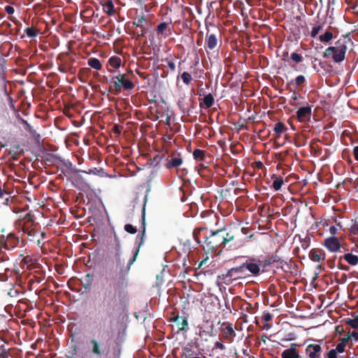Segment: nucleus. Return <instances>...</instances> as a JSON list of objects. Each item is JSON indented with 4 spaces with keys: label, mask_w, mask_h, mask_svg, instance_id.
Listing matches in <instances>:
<instances>
[{
    "label": "nucleus",
    "mask_w": 358,
    "mask_h": 358,
    "mask_svg": "<svg viewBox=\"0 0 358 358\" xmlns=\"http://www.w3.org/2000/svg\"><path fill=\"white\" fill-rule=\"evenodd\" d=\"M193 353H194V352L192 351V350L190 348L183 347L182 348L180 358H205L204 356H203V357H198V356L192 357Z\"/></svg>",
    "instance_id": "28"
},
{
    "label": "nucleus",
    "mask_w": 358,
    "mask_h": 358,
    "mask_svg": "<svg viewBox=\"0 0 358 358\" xmlns=\"http://www.w3.org/2000/svg\"><path fill=\"white\" fill-rule=\"evenodd\" d=\"M286 130L287 127H285V124L281 122H277L273 127V131L277 135V137L280 136V135Z\"/></svg>",
    "instance_id": "32"
},
{
    "label": "nucleus",
    "mask_w": 358,
    "mask_h": 358,
    "mask_svg": "<svg viewBox=\"0 0 358 358\" xmlns=\"http://www.w3.org/2000/svg\"><path fill=\"white\" fill-rule=\"evenodd\" d=\"M133 25L140 29L148 28L147 19L143 14L137 15L135 20L133 22Z\"/></svg>",
    "instance_id": "23"
},
{
    "label": "nucleus",
    "mask_w": 358,
    "mask_h": 358,
    "mask_svg": "<svg viewBox=\"0 0 358 358\" xmlns=\"http://www.w3.org/2000/svg\"><path fill=\"white\" fill-rule=\"evenodd\" d=\"M345 323L349 324L352 328L357 329L358 327V315L354 319L347 318Z\"/></svg>",
    "instance_id": "39"
},
{
    "label": "nucleus",
    "mask_w": 358,
    "mask_h": 358,
    "mask_svg": "<svg viewBox=\"0 0 358 358\" xmlns=\"http://www.w3.org/2000/svg\"><path fill=\"white\" fill-rule=\"evenodd\" d=\"M101 6H103V12L108 15L113 16L115 15V11L112 0H107L104 2H101Z\"/></svg>",
    "instance_id": "22"
},
{
    "label": "nucleus",
    "mask_w": 358,
    "mask_h": 358,
    "mask_svg": "<svg viewBox=\"0 0 358 358\" xmlns=\"http://www.w3.org/2000/svg\"><path fill=\"white\" fill-rule=\"evenodd\" d=\"M215 348L220 349V350H225V349H226L225 345H224L222 343H221V342H220V341H217V342H215Z\"/></svg>",
    "instance_id": "56"
},
{
    "label": "nucleus",
    "mask_w": 358,
    "mask_h": 358,
    "mask_svg": "<svg viewBox=\"0 0 358 358\" xmlns=\"http://www.w3.org/2000/svg\"><path fill=\"white\" fill-rule=\"evenodd\" d=\"M24 32L29 38H34L38 34V31L34 27L26 28Z\"/></svg>",
    "instance_id": "37"
},
{
    "label": "nucleus",
    "mask_w": 358,
    "mask_h": 358,
    "mask_svg": "<svg viewBox=\"0 0 358 358\" xmlns=\"http://www.w3.org/2000/svg\"><path fill=\"white\" fill-rule=\"evenodd\" d=\"M345 345L344 343H339L337 344L334 350H336V353L337 352L342 353L345 351Z\"/></svg>",
    "instance_id": "47"
},
{
    "label": "nucleus",
    "mask_w": 358,
    "mask_h": 358,
    "mask_svg": "<svg viewBox=\"0 0 358 358\" xmlns=\"http://www.w3.org/2000/svg\"><path fill=\"white\" fill-rule=\"evenodd\" d=\"M269 261L271 262V264H273L274 263H277V262H280L281 259H280V257L278 256V255H273L271 257H268Z\"/></svg>",
    "instance_id": "48"
},
{
    "label": "nucleus",
    "mask_w": 358,
    "mask_h": 358,
    "mask_svg": "<svg viewBox=\"0 0 358 358\" xmlns=\"http://www.w3.org/2000/svg\"><path fill=\"white\" fill-rule=\"evenodd\" d=\"M183 158L180 153H173L166 158L165 166L168 169L178 168L182 165Z\"/></svg>",
    "instance_id": "11"
},
{
    "label": "nucleus",
    "mask_w": 358,
    "mask_h": 358,
    "mask_svg": "<svg viewBox=\"0 0 358 358\" xmlns=\"http://www.w3.org/2000/svg\"><path fill=\"white\" fill-rule=\"evenodd\" d=\"M245 274L244 266L242 265L231 268L227 271L226 273H223L218 276V278L224 280V283L229 285L233 280H238L243 278Z\"/></svg>",
    "instance_id": "6"
},
{
    "label": "nucleus",
    "mask_w": 358,
    "mask_h": 358,
    "mask_svg": "<svg viewBox=\"0 0 358 358\" xmlns=\"http://www.w3.org/2000/svg\"><path fill=\"white\" fill-rule=\"evenodd\" d=\"M6 96H7L6 99H7V101H8V104L10 108L13 111H16V108H15V106L13 99L8 94L6 90Z\"/></svg>",
    "instance_id": "41"
},
{
    "label": "nucleus",
    "mask_w": 358,
    "mask_h": 358,
    "mask_svg": "<svg viewBox=\"0 0 358 358\" xmlns=\"http://www.w3.org/2000/svg\"><path fill=\"white\" fill-rule=\"evenodd\" d=\"M324 245L331 252H337L341 248V243L335 236L326 238Z\"/></svg>",
    "instance_id": "17"
},
{
    "label": "nucleus",
    "mask_w": 358,
    "mask_h": 358,
    "mask_svg": "<svg viewBox=\"0 0 358 358\" xmlns=\"http://www.w3.org/2000/svg\"><path fill=\"white\" fill-rule=\"evenodd\" d=\"M221 232L223 246H225L227 243L234 239V236L231 233L227 232V230L224 228L221 229Z\"/></svg>",
    "instance_id": "26"
},
{
    "label": "nucleus",
    "mask_w": 358,
    "mask_h": 358,
    "mask_svg": "<svg viewBox=\"0 0 358 358\" xmlns=\"http://www.w3.org/2000/svg\"><path fill=\"white\" fill-rule=\"evenodd\" d=\"M170 321L176 324L178 327V332H187L189 329L187 317L176 315L171 317Z\"/></svg>",
    "instance_id": "12"
},
{
    "label": "nucleus",
    "mask_w": 358,
    "mask_h": 358,
    "mask_svg": "<svg viewBox=\"0 0 358 358\" xmlns=\"http://www.w3.org/2000/svg\"><path fill=\"white\" fill-rule=\"evenodd\" d=\"M27 220L24 223L22 231L24 234H27L29 236H34L36 235V231L33 227V219L30 213H27L25 216Z\"/></svg>",
    "instance_id": "16"
},
{
    "label": "nucleus",
    "mask_w": 358,
    "mask_h": 358,
    "mask_svg": "<svg viewBox=\"0 0 358 358\" xmlns=\"http://www.w3.org/2000/svg\"><path fill=\"white\" fill-rule=\"evenodd\" d=\"M203 103L206 108L212 107L214 104V97L212 94L206 95L203 99Z\"/></svg>",
    "instance_id": "35"
},
{
    "label": "nucleus",
    "mask_w": 358,
    "mask_h": 358,
    "mask_svg": "<svg viewBox=\"0 0 358 358\" xmlns=\"http://www.w3.org/2000/svg\"><path fill=\"white\" fill-rule=\"evenodd\" d=\"M327 358H338L336 350H331L327 353Z\"/></svg>",
    "instance_id": "51"
},
{
    "label": "nucleus",
    "mask_w": 358,
    "mask_h": 358,
    "mask_svg": "<svg viewBox=\"0 0 358 358\" xmlns=\"http://www.w3.org/2000/svg\"><path fill=\"white\" fill-rule=\"evenodd\" d=\"M244 271L248 270L252 275H259L260 274V267L262 266V261L256 258H250L243 264Z\"/></svg>",
    "instance_id": "8"
},
{
    "label": "nucleus",
    "mask_w": 358,
    "mask_h": 358,
    "mask_svg": "<svg viewBox=\"0 0 358 358\" xmlns=\"http://www.w3.org/2000/svg\"><path fill=\"white\" fill-rule=\"evenodd\" d=\"M352 154L354 155L355 159L358 162V145H356L353 148Z\"/></svg>",
    "instance_id": "57"
},
{
    "label": "nucleus",
    "mask_w": 358,
    "mask_h": 358,
    "mask_svg": "<svg viewBox=\"0 0 358 358\" xmlns=\"http://www.w3.org/2000/svg\"><path fill=\"white\" fill-rule=\"evenodd\" d=\"M124 230L131 234H135L137 232V229L132 224H127L124 227Z\"/></svg>",
    "instance_id": "42"
},
{
    "label": "nucleus",
    "mask_w": 358,
    "mask_h": 358,
    "mask_svg": "<svg viewBox=\"0 0 358 358\" xmlns=\"http://www.w3.org/2000/svg\"><path fill=\"white\" fill-rule=\"evenodd\" d=\"M208 260H209V258L208 256L206 258H204L203 259H202L199 264V268H201L203 266L206 265L207 264V262H208Z\"/></svg>",
    "instance_id": "60"
},
{
    "label": "nucleus",
    "mask_w": 358,
    "mask_h": 358,
    "mask_svg": "<svg viewBox=\"0 0 358 358\" xmlns=\"http://www.w3.org/2000/svg\"><path fill=\"white\" fill-rule=\"evenodd\" d=\"M306 81V78L303 75L298 76L295 79V83L297 86L302 85Z\"/></svg>",
    "instance_id": "45"
},
{
    "label": "nucleus",
    "mask_w": 358,
    "mask_h": 358,
    "mask_svg": "<svg viewBox=\"0 0 358 358\" xmlns=\"http://www.w3.org/2000/svg\"><path fill=\"white\" fill-rule=\"evenodd\" d=\"M221 229H210V234L204 236L203 250L206 253L214 252L217 248L223 246Z\"/></svg>",
    "instance_id": "4"
},
{
    "label": "nucleus",
    "mask_w": 358,
    "mask_h": 358,
    "mask_svg": "<svg viewBox=\"0 0 358 358\" xmlns=\"http://www.w3.org/2000/svg\"><path fill=\"white\" fill-rule=\"evenodd\" d=\"M110 82L113 84L115 91L117 92H120L122 88L125 90H131L135 87L134 83L127 78L124 73H119L113 76Z\"/></svg>",
    "instance_id": "5"
},
{
    "label": "nucleus",
    "mask_w": 358,
    "mask_h": 358,
    "mask_svg": "<svg viewBox=\"0 0 358 358\" xmlns=\"http://www.w3.org/2000/svg\"><path fill=\"white\" fill-rule=\"evenodd\" d=\"M310 259L315 262H320L325 259L324 252L321 249H312L309 252Z\"/></svg>",
    "instance_id": "21"
},
{
    "label": "nucleus",
    "mask_w": 358,
    "mask_h": 358,
    "mask_svg": "<svg viewBox=\"0 0 358 358\" xmlns=\"http://www.w3.org/2000/svg\"><path fill=\"white\" fill-rule=\"evenodd\" d=\"M147 201V196L145 197V202L142 210V216H141V220H142V231L140 235L137 236L138 238L140 236V241L138 243V245L137 247V249L136 250L135 252L133 255V257L129 260L128 264L126 266H124V259L121 258V254L120 252L115 253V262H116V266L117 267H120V270L121 272H123L124 273H127L130 270L131 266L134 264V262L136 261V257L138 256L139 249L141 246L144 243V237L145 235V203Z\"/></svg>",
    "instance_id": "3"
},
{
    "label": "nucleus",
    "mask_w": 358,
    "mask_h": 358,
    "mask_svg": "<svg viewBox=\"0 0 358 358\" xmlns=\"http://www.w3.org/2000/svg\"><path fill=\"white\" fill-rule=\"evenodd\" d=\"M84 172L87 174L97 175L100 172V170H98L96 168H94L93 169H90L89 171H84Z\"/></svg>",
    "instance_id": "58"
},
{
    "label": "nucleus",
    "mask_w": 358,
    "mask_h": 358,
    "mask_svg": "<svg viewBox=\"0 0 358 358\" xmlns=\"http://www.w3.org/2000/svg\"><path fill=\"white\" fill-rule=\"evenodd\" d=\"M351 336L355 340L358 341V329L355 330L351 333Z\"/></svg>",
    "instance_id": "63"
},
{
    "label": "nucleus",
    "mask_w": 358,
    "mask_h": 358,
    "mask_svg": "<svg viewBox=\"0 0 358 358\" xmlns=\"http://www.w3.org/2000/svg\"><path fill=\"white\" fill-rule=\"evenodd\" d=\"M271 179L273 180L272 187L275 190H280L282 187V185L284 183L283 178L282 176H278L276 175H273Z\"/></svg>",
    "instance_id": "25"
},
{
    "label": "nucleus",
    "mask_w": 358,
    "mask_h": 358,
    "mask_svg": "<svg viewBox=\"0 0 358 358\" xmlns=\"http://www.w3.org/2000/svg\"><path fill=\"white\" fill-rule=\"evenodd\" d=\"M19 243V238L14 234L4 236V249L7 250L15 248Z\"/></svg>",
    "instance_id": "18"
},
{
    "label": "nucleus",
    "mask_w": 358,
    "mask_h": 358,
    "mask_svg": "<svg viewBox=\"0 0 358 358\" xmlns=\"http://www.w3.org/2000/svg\"><path fill=\"white\" fill-rule=\"evenodd\" d=\"M222 338L229 343L234 341V338L236 336V334L234 330L233 324L231 322H223L220 327Z\"/></svg>",
    "instance_id": "9"
},
{
    "label": "nucleus",
    "mask_w": 358,
    "mask_h": 358,
    "mask_svg": "<svg viewBox=\"0 0 358 358\" xmlns=\"http://www.w3.org/2000/svg\"><path fill=\"white\" fill-rule=\"evenodd\" d=\"M300 345L291 343L288 349L285 350L281 353V358H303L297 350V347Z\"/></svg>",
    "instance_id": "13"
},
{
    "label": "nucleus",
    "mask_w": 358,
    "mask_h": 358,
    "mask_svg": "<svg viewBox=\"0 0 358 358\" xmlns=\"http://www.w3.org/2000/svg\"><path fill=\"white\" fill-rule=\"evenodd\" d=\"M312 108L310 106L299 108L296 112V116L299 122H308L310 120Z\"/></svg>",
    "instance_id": "10"
},
{
    "label": "nucleus",
    "mask_w": 358,
    "mask_h": 358,
    "mask_svg": "<svg viewBox=\"0 0 358 358\" xmlns=\"http://www.w3.org/2000/svg\"><path fill=\"white\" fill-rule=\"evenodd\" d=\"M350 234L355 236H358V217L352 220V224L350 228Z\"/></svg>",
    "instance_id": "36"
},
{
    "label": "nucleus",
    "mask_w": 358,
    "mask_h": 358,
    "mask_svg": "<svg viewBox=\"0 0 358 358\" xmlns=\"http://www.w3.org/2000/svg\"><path fill=\"white\" fill-rule=\"evenodd\" d=\"M205 48L206 51H208V50H215L217 48L218 43V38L217 34L213 33L210 34L208 31L205 38Z\"/></svg>",
    "instance_id": "14"
},
{
    "label": "nucleus",
    "mask_w": 358,
    "mask_h": 358,
    "mask_svg": "<svg viewBox=\"0 0 358 358\" xmlns=\"http://www.w3.org/2000/svg\"><path fill=\"white\" fill-rule=\"evenodd\" d=\"M343 259L352 266H355L358 264V257L352 255V253L345 254L343 256L340 257V260Z\"/></svg>",
    "instance_id": "24"
},
{
    "label": "nucleus",
    "mask_w": 358,
    "mask_h": 358,
    "mask_svg": "<svg viewBox=\"0 0 358 358\" xmlns=\"http://www.w3.org/2000/svg\"><path fill=\"white\" fill-rule=\"evenodd\" d=\"M45 279V275L43 273H41L40 275H34L30 280H29V284H32L34 282L40 283Z\"/></svg>",
    "instance_id": "38"
},
{
    "label": "nucleus",
    "mask_w": 358,
    "mask_h": 358,
    "mask_svg": "<svg viewBox=\"0 0 358 358\" xmlns=\"http://www.w3.org/2000/svg\"><path fill=\"white\" fill-rule=\"evenodd\" d=\"M112 130L115 134L120 135L122 132V127L117 124H115Z\"/></svg>",
    "instance_id": "52"
},
{
    "label": "nucleus",
    "mask_w": 358,
    "mask_h": 358,
    "mask_svg": "<svg viewBox=\"0 0 358 358\" xmlns=\"http://www.w3.org/2000/svg\"><path fill=\"white\" fill-rule=\"evenodd\" d=\"M181 79L185 85H188L191 83L192 77L189 73L184 71L181 75Z\"/></svg>",
    "instance_id": "40"
},
{
    "label": "nucleus",
    "mask_w": 358,
    "mask_h": 358,
    "mask_svg": "<svg viewBox=\"0 0 358 358\" xmlns=\"http://www.w3.org/2000/svg\"><path fill=\"white\" fill-rule=\"evenodd\" d=\"M93 282V275L91 273H87L85 275V277L81 280V283L83 287L87 289L91 287Z\"/></svg>",
    "instance_id": "29"
},
{
    "label": "nucleus",
    "mask_w": 358,
    "mask_h": 358,
    "mask_svg": "<svg viewBox=\"0 0 358 358\" xmlns=\"http://www.w3.org/2000/svg\"><path fill=\"white\" fill-rule=\"evenodd\" d=\"M333 37V33L331 31L327 30L324 34H322L319 36V40L322 43H329Z\"/></svg>",
    "instance_id": "33"
},
{
    "label": "nucleus",
    "mask_w": 358,
    "mask_h": 358,
    "mask_svg": "<svg viewBox=\"0 0 358 358\" xmlns=\"http://www.w3.org/2000/svg\"><path fill=\"white\" fill-rule=\"evenodd\" d=\"M306 352L309 358H321L322 347L319 344H309Z\"/></svg>",
    "instance_id": "15"
},
{
    "label": "nucleus",
    "mask_w": 358,
    "mask_h": 358,
    "mask_svg": "<svg viewBox=\"0 0 358 358\" xmlns=\"http://www.w3.org/2000/svg\"><path fill=\"white\" fill-rule=\"evenodd\" d=\"M207 229V227H199V228H196L194 231H193V238L194 239V241L198 243V244H201L202 243V241L200 240V235H201V233L203 232V231H205Z\"/></svg>",
    "instance_id": "31"
},
{
    "label": "nucleus",
    "mask_w": 358,
    "mask_h": 358,
    "mask_svg": "<svg viewBox=\"0 0 358 358\" xmlns=\"http://www.w3.org/2000/svg\"><path fill=\"white\" fill-rule=\"evenodd\" d=\"M157 35H162L164 37L169 36L171 34V29L170 24L166 22L159 23L156 28Z\"/></svg>",
    "instance_id": "20"
},
{
    "label": "nucleus",
    "mask_w": 358,
    "mask_h": 358,
    "mask_svg": "<svg viewBox=\"0 0 358 358\" xmlns=\"http://www.w3.org/2000/svg\"><path fill=\"white\" fill-rule=\"evenodd\" d=\"M303 249L306 250L309 247V241L303 240L301 242Z\"/></svg>",
    "instance_id": "59"
},
{
    "label": "nucleus",
    "mask_w": 358,
    "mask_h": 358,
    "mask_svg": "<svg viewBox=\"0 0 358 358\" xmlns=\"http://www.w3.org/2000/svg\"><path fill=\"white\" fill-rule=\"evenodd\" d=\"M148 28H145V29H141V30L137 32V37H143L144 36L147 31H148Z\"/></svg>",
    "instance_id": "55"
},
{
    "label": "nucleus",
    "mask_w": 358,
    "mask_h": 358,
    "mask_svg": "<svg viewBox=\"0 0 358 358\" xmlns=\"http://www.w3.org/2000/svg\"><path fill=\"white\" fill-rule=\"evenodd\" d=\"M335 259H336V257H334V259H329L327 261V264L329 266V268H334V266H335Z\"/></svg>",
    "instance_id": "61"
},
{
    "label": "nucleus",
    "mask_w": 358,
    "mask_h": 358,
    "mask_svg": "<svg viewBox=\"0 0 358 358\" xmlns=\"http://www.w3.org/2000/svg\"><path fill=\"white\" fill-rule=\"evenodd\" d=\"M24 152L23 150L20 148L19 144L10 145L8 151V155H22Z\"/></svg>",
    "instance_id": "34"
},
{
    "label": "nucleus",
    "mask_w": 358,
    "mask_h": 358,
    "mask_svg": "<svg viewBox=\"0 0 358 358\" xmlns=\"http://www.w3.org/2000/svg\"><path fill=\"white\" fill-rule=\"evenodd\" d=\"M338 268L340 269V270H343V271H349L350 270V267L347 265H344L341 262V260L339 259V262L338 264Z\"/></svg>",
    "instance_id": "54"
},
{
    "label": "nucleus",
    "mask_w": 358,
    "mask_h": 358,
    "mask_svg": "<svg viewBox=\"0 0 358 358\" xmlns=\"http://www.w3.org/2000/svg\"><path fill=\"white\" fill-rule=\"evenodd\" d=\"M122 65V59L118 56H112L109 58L107 64L108 71L115 73Z\"/></svg>",
    "instance_id": "19"
},
{
    "label": "nucleus",
    "mask_w": 358,
    "mask_h": 358,
    "mask_svg": "<svg viewBox=\"0 0 358 358\" xmlns=\"http://www.w3.org/2000/svg\"><path fill=\"white\" fill-rule=\"evenodd\" d=\"M87 64L96 69V70H101L102 68V65L99 59L95 57H91L87 60Z\"/></svg>",
    "instance_id": "30"
},
{
    "label": "nucleus",
    "mask_w": 358,
    "mask_h": 358,
    "mask_svg": "<svg viewBox=\"0 0 358 358\" xmlns=\"http://www.w3.org/2000/svg\"><path fill=\"white\" fill-rule=\"evenodd\" d=\"M5 11L9 14V15H11V14H13L14 12H15V9L13 6H10V5H7L5 6Z\"/></svg>",
    "instance_id": "53"
},
{
    "label": "nucleus",
    "mask_w": 358,
    "mask_h": 358,
    "mask_svg": "<svg viewBox=\"0 0 358 358\" xmlns=\"http://www.w3.org/2000/svg\"><path fill=\"white\" fill-rule=\"evenodd\" d=\"M127 280L124 273L108 285L102 287L99 292L98 308L100 317H98L99 337L104 338L106 329L111 327L114 315L122 310L128 301L127 287Z\"/></svg>",
    "instance_id": "1"
},
{
    "label": "nucleus",
    "mask_w": 358,
    "mask_h": 358,
    "mask_svg": "<svg viewBox=\"0 0 358 358\" xmlns=\"http://www.w3.org/2000/svg\"><path fill=\"white\" fill-rule=\"evenodd\" d=\"M262 319L265 322H269L272 319V315L269 312L264 311L263 313Z\"/></svg>",
    "instance_id": "50"
},
{
    "label": "nucleus",
    "mask_w": 358,
    "mask_h": 358,
    "mask_svg": "<svg viewBox=\"0 0 358 358\" xmlns=\"http://www.w3.org/2000/svg\"><path fill=\"white\" fill-rule=\"evenodd\" d=\"M352 43L351 38L348 36H342L336 43L335 45L329 46L323 52L324 58L331 59L335 63L340 64L344 61L348 45Z\"/></svg>",
    "instance_id": "2"
},
{
    "label": "nucleus",
    "mask_w": 358,
    "mask_h": 358,
    "mask_svg": "<svg viewBox=\"0 0 358 358\" xmlns=\"http://www.w3.org/2000/svg\"><path fill=\"white\" fill-rule=\"evenodd\" d=\"M348 276L345 273H342L339 278H336L335 281L338 284H344L347 282Z\"/></svg>",
    "instance_id": "46"
},
{
    "label": "nucleus",
    "mask_w": 358,
    "mask_h": 358,
    "mask_svg": "<svg viewBox=\"0 0 358 358\" xmlns=\"http://www.w3.org/2000/svg\"><path fill=\"white\" fill-rule=\"evenodd\" d=\"M193 157L196 161L203 162L206 157V152L200 149H195L193 152Z\"/></svg>",
    "instance_id": "27"
},
{
    "label": "nucleus",
    "mask_w": 358,
    "mask_h": 358,
    "mask_svg": "<svg viewBox=\"0 0 358 358\" xmlns=\"http://www.w3.org/2000/svg\"><path fill=\"white\" fill-rule=\"evenodd\" d=\"M322 25H317L313 27L312 31L310 32V36L312 38H315L316 36L320 32V31L322 29Z\"/></svg>",
    "instance_id": "43"
},
{
    "label": "nucleus",
    "mask_w": 358,
    "mask_h": 358,
    "mask_svg": "<svg viewBox=\"0 0 358 358\" xmlns=\"http://www.w3.org/2000/svg\"><path fill=\"white\" fill-rule=\"evenodd\" d=\"M107 343V341L106 343H101L96 338H92L90 341L91 354L99 358L107 355L109 352V349L106 346Z\"/></svg>",
    "instance_id": "7"
},
{
    "label": "nucleus",
    "mask_w": 358,
    "mask_h": 358,
    "mask_svg": "<svg viewBox=\"0 0 358 358\" xmlns=\"http://www.w3.org/2000/svg\"><path fill=\"white\" fill-rule=\"evenodd\" d=\"M337 231L338 229L335 226H331L329 228V232L333 235L336 234L337 233Z\"/></svg>",
    "instance_id": "64"
},
{
    "label": "nucleus",
    "mask_w": 358,
    "mask_h": 358,
    "mask_svg": "<svg viewBox=\"0 0 358 358\" xmlns=\"http://www.w3.org/2000/svg\"><path fill=\"white\" fill-rule=\"evenodd\" d=\"M291 59L296 63H299L302 61V56L296 52L291 54Z\"/></svg>",
    "instance_id": "44"
},
{
    "label": "nucleus",
    "mask_w": 358,
    "mask_h": 358,
    "mask_svg": "<svg viewBox=\"0 0 358 358\" xmlns=\"http://www.w3.org/2000/svg\"><path fill=\"white\" fill-rule=\"evenodd\" d=\"M269 265H271V262L269 261L268 258H267L266 260H264L263 262L262 261L261 266H263V268H266V266H268Z\"/></svg>",
    "instance_id": "62"
},
{
    "label": "nucleus",
    "mask_w": 358,
    "mask_h": 358,
    "mask_svg": "<svg viewBox=\"0 0 358 358\" xmlns=\"http://www.w3.org/2000/svg\"><path fill=\"white\" fill-rule=\"evenodd\" d=\"M115 251L116 252L121 253V244L120 241L117 236H115Z\"/></svg>",
    "instance_id": "49"
}]
</instances>
